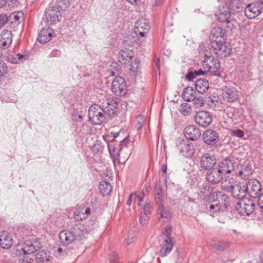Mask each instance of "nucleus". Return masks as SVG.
<instances>
[{
    "label": "nucleus",
    "mask_w": 263,
    "mask_h": 263,
    "mask_svg": "<svg viewBox=\"0 0 263 263\" xmlns=\"http://www.w3.org/2000/svg\"><path fill=\"white\" fill-rule=\"evenodd\" d=\"M57 4L58 6L57 7L61 10L66 9L70 5L69 0H58Z\"/></svg>",
    "instance_id": "8fccbe9b"
},
{
    "label": "nucleus",
    "mask_w": 263,
    "mask_h": 263,
    "mask_svg": "<svg viewBox=\"0 0 263 263\" xmlns=\"http://www.w3.org/2000/svg\"><path fill=\"white\" fill-rule=\"evenodd\" d=\"M41 247L40 239L34 236L26 238L22 245V249L25 254L33 253Z\"/></svg>",
    "instance_id": "f257e3e1"
},
{
    "label": "nucleus",
    "mask_w": 263,
    "mask_h": 263,
    "mask_svg": "<svg viewBox=\"0 0 263 263\" xmlns=\"http://www.w3.org/2000/svg\"><path fill=\"white\" fill-rule=\"evenodd\" d=\"M203 67L205 70L216 74V72L220 69V63L217 58H215L212 55H205Z\"/></svg>",
    "instance_id": "ddd939ff"
},
{
    "label": "nucleus",
    "mask_w": 263,
    "mask_h": 263,
    "mask_svg": "<svg viewBox=\"0 0 263 263\" xmlns=\"http://www.w3.org/2000/svg\"><path fill=\"white\" fill-rule=\"evenodd\" d=\"M230 10L234 11H239L241 9V4L239 0H231L230 3Z\"/></svg>",
    "instance_id": "09e8293b"
},
{
    "label": "nucleus",
    "mask_w": 263,
    "mask_h": 263,
    "mask_svg": "<svg viewBox=\"0 0 263 263\" xmlns=\"http://www.w3.org/2000/svg\"><path fill=\"white\" fill-rule=\"evenodd\" d=\"M8 21V16L6 14H2L0 15V27L4 26Z\"/></svg>",
    "instance_id": "680f3d73"
},
{
    "label": "nucleus",
    "mask_w": 263,
    "mask_h": 263,
    "mask_svg": "<svg viewBox=\"0 0 263 263\" xmlns=\"http://www.w3.org/2000/svg\"><path fill=\"white\" fill-rule=\"evenodd\" d=\"M130 70L133 73H136L138 71V70L140 68V61L139 60H136L134 62H133L130 65Z\"/></svg>",
    "instance_id": "6e6d98bb"
},
{
    "label": "nucleus",
    "mask_w": 263,
    "mask_h": 263,
    "mask_svg": "<svg viewBox=\"0 0 263 263\" xmlns=\"http://www.w3.org/2000/svg\"><path fill=\"white\" fill-rule=\"evenodd\" d=\"M253 173L252 167L249 163L245 162L242 164H237L235 175L245 178L252 175Z\"/></svg>",
    "instance_id": "5701e85b"
},
{
    "label": "nucleus",
    "mask_w": 263,
    "mask_h": 263,
    "mask_svg": "<svg viewBox=\"0 0 263 263\" xmlns=\"http://www.w3.org/2000/svg\"><path fill=\"white\" fill-rule=\"evenodd\" d=\"M194 119L197 124L203 127H206L212 122V116L206 110H201L196 113Z\"/></svg>",
    "instance_id": "f8f14e48"
},
{
    "label": "nucleus",
    "mask_w": 263,
    "mask_h": 263,
    "mask_svg": "<svg viewBox=\"0 0 263 263\" xmlns=\"http://www.w3.org/2000/svg\"><path fill=\"white\" fill-rule=\"evenodd\" d=\"M246 192L252 198H256L261 194V185L256 179H250L245 184Z\"/></svg>",
    "instance_id": "1a4fd4ad"
},
{
    "label": "nucleus",
    "mask_w": 263,
    "mask_h": 263,
    "mask_svg": "<svg viewBox=\"0 0 263 263\" xmlns=\"http://www.w3.org/2000/svg\"><path fill=\"white\" fill-rule=\"evenodd\" d=\"M192 101H194V104L196 107H200L204 104V99L201 97L195 96V99Z\"/></svg>",
    "instance_id": "13d9d810"
},
{
    "label": "nucleus",
    "mask_w": 263,
    "mask_h": 263,
    "mask_svg": "<svg viewBox=\"0 0 263 263\" xmlns=\"http://www.w3.org/2000/svg\"><path fill=\"white\" fill-rule=\"evenodd\" d=\"M12 43V33L8 30H4L0 34V47L7 48Z\"/></svg>",
    "instance_id": "cd10ccee"
},
{
    "label": "nucleus",
    "mask_w": 263,
    "mask_h": 263,
    "mask_svg": "<svg viewBox=\"0 0 263 263\" xmlns=\"http://www.w3.org/2000/svg\"><path fill=\"white\" fill-rule=\"evenodd\" d=\"M155 200L157 204L163 203L166 198V195L163 192L160 184L157 183L155 186Z\"/></svg>",
    "instance_id": "c9c22d12"
},
{
    "label": "nucleus",
    "mask_w": 263,
    "mask_h": 263,
    "mask_svg": "<svg viewBox=\"0 0 263 263\" xmlns=\"http://www.w3.org/2000/svg\"><path fill=\"white\" fill-rule=\"evenodd\" d=\"M35 259L38 262L45 263L50 261L52 257L49 251L42 250L36 254Z\"/></svg>",
    "instance_id": "e433bc0d"
},
{
    "label": "nucleus",
    "mask_w": 263,
    "mask_h": 263,
    "mask_svg": "<svg viewBox=\"0 0 263 263\" xmlns=\"http://www.w3.org/2000/svg\"><path fill=\"white\" fill-rule=\"evenodd\" d=\"M17 0H0V8L7 7L12 8L17 6Z\"/></svg>",
    "instance_id": "a18cd8bd"
},
{
    "label": "nucleus",
    "mask_w": 263,
    "mask_h": 263,
    "mask_svg": "<svg viewBox=\"0 0 263 263\" xmlns=\"http://www.w3.org/2000/svg\"><path fill=\"white\" fill-rule=\"evenodd\" d=\"M215 53L220 58H226L231 53L230 45L222 41H212L211 43Z\"/></svg>",
    "instance_id": "423d86ee"
},
{
    "label": "nucleus",
    "mask_w": 263,
    "mask_h": 263,
    "mask_svg": "<svg viewBox=\"0 0 263 263\" xmlns=\"http://www.w3.org/2000/svg\"><path fill=\"white\" fill-rule=\"evenodd\" d=\"M88 118L93 124H101L105 119L103 108L97 104L91 105L88 110Z\"/></svg>",
    "instance_id": "f03ea898"
},
{
    "label": "nucleus",
    "mask_w": 263,
    "mask_h": 263,
    "mask_svg": "<svg viewBox=\"0 0 263 263\" xmlns=\"http://www.w3.org/2000/svg\"><path fill=\"white\" fill-rule=\"evenodd\" d=\"M132 53L128 50H121L118 54V61L121 64H126L132 59Z\"/></svg>",
    "instance_id": "473e14b6"
},
{
    "label": "nucleus",
    "mask_w": 263,
    "mask_h": 263,
    "mask_svg": "<svg viewBox=\"0 0 263 263\" xmlns=\"http://www.w3.org/2000/svg\"><path fill=\"white\" fill-rule=\"evenodd\" d=\"M7 59L8 61L11 63L16 64L22 63L26 59V57L25 55L20 53H8L7 55Z\"/></svg>",
    "instance_id": "ea45409f"
},
{
    "label": "nucleus",
    "mask_w": 263,
    "mask_h": 263,
    "mask_svg": "<svg viewBox=\"0 0 263 263\" xmlns=\"http://www.w3.org/2000/svg\"><path fill=\"white\" fill-rule=\"evenodd\" d=\"M157 210L158 219L162 220L163 222H166L170 220L171 217V213L170 211L164 206V203L158 204Z\"/></svg>",
    "instance_id": "c756f323"
},
{
    "label": "nucleus",
    "mask_w": 263,
    "mask_h": 263,
    "mask_svg": "<svg viewBox=\"0 0 263 263\" xmlns=\"http://www.w3.org/2000/svg\"><path fill=\"white\" fill-rule=\"evenodd\" d=\"M227 180L221 181L222 187L228 191H231L233 196L238 199L241 200L245 198L246 195V190L244 184L239 183L238 184L233 185L230 184L229 186L226 185Z\"/></svg>",
    "instance_id": "0eeeda50"
},
{
    "label": "nucleus",
    "mask_w": 263,
    "mask_h": 263,
    "mask_svg": "<svg viewBox=\"0 0 263 263\" xmlns=\"http://www.w3.org/2000/svg\"><path fill=\"white\" fill-rule=\"evenodd\" d=\"M152 205L149 201H146L140 212L139 222L142 226L147 224L149 219Z\"/></svg>",
    "instance_id": "b1692460"
},
{
    "label": "nucleus",
    "mask_w": 263,
    "mask_h": 263,
    "mask_svg": "<svg viewBox=\"0 0 263 263\" xmlns=\"http://www.w3.org/2000/svg\"><path fill=\"white\" fill-rule=\"evenodd\" d=\"M196 76L195 72L191 71L186 75V78L189 81H192L196 77Z\"/></svg>",
    "instance_id": "69168bd1"
},
{
    "label": "nucleus",
    "mask_w": 263,
    "mask_h": 263,
    "mask_svg": "<svg viewBox=\"0 0 263 263\" xmlns=\"http://www.w3.org/2000/svg\"><path fill=\"white\" fill-rule=\"evenodd\" d=\"M110 70H111V75L114 76L120 73L121 68L119 65L115 63L111 65V68Z\"/></svg>",
    "instance_id": "5fc2aeb1"
},
{
    "label": "nucleus",
    "mask_w": 263,
    "mask_h": 263,
    "mask_svg": "<svg viewBox=\"0 0 263 263\" xmlns=\"http://www.w3.org/2000/svg\"><path fill=\"white\" fill-rule=\"evenodd\" d=\"M263 11V2L258 1L249 4L245 8L246 16L249 19H253L258 16Z\"/></svg>",
    "instance_id": "9d476101"
},
{
    "label": "nucleus",
    "mask_w": 263,
    "mask_h": 263,
    "mask_svg": "<svg viewBox=\"0 0 263 263\" xmlns=\"http://www.w3.org/2000/svg\"><path fill=\"white\" fill-rule=\"evenodd\" d=\"M179 112L184 116H188L191 114L192 108L191 105L187 103H182L178 109Z\"/></svg>",
    "instance_id": "49530a36"
},
{
    "label": "nucleus",
    "mask_w": 263,
    "mask_h": 263,
    "mask_svg": "<svg viewBox=\"0 0 263 263\" xmlns=\"http://www.w3.org/2000/svg\"><path fill=\"white\" fill-rule=\"evenodd\" d=\"M117 103L112 99H108L103 104V110L105 117L112 118L114 117L116 110Z\"/></svg>",
    "instance_id": "412c9836"
},
{
    "label": "nucleus",
    "mask_w": 263,
    "mask_h": 263,
    "mask_svg": "<svg viewBox=\"0 0 263 263\" xmlns=\"http://www.w3.org/2000/svg\"><path fill=\"white\" fill-rule=\"evenodd\" d=\"M12 235L7 231L0 232V246L3 249H9L13 244Z\"/></svg>",
    "instance_id": "a878e982"
},
{
    "label": "nucleus",
    "mask_w": 263,
    "mask_h": 263,
    "mask_svg": "<svg viewBox=\"0 0 263 263\" xmlns=\"http://www.w3.org/2000/svg\"><path fill=\"white\" fill-rule=\"evenodd\" d=\"M237 162L233 158H226L221 162L219 163L218 167L224 174H230L233 172L235 174Z\"/></svg>",
    "instance_id": "4468645a"
},
{
    "label": "nucleus",
    "mask_w": 263,
    "mask_h": 263,
    "mask_svg": "<svg viewBox=\"0 0 263 263\" xmlns=\"http://www.w3.org/2000/svg\"><path fill=\"white\" fill-rule=\"evenodd\" d=\"M90 214V209L80 206L73 213V217L77 221L85 219Z\"/></svg>",
    "instance_id": "7c9ffc66"
},
{
    "label": "nucleus",
    "mask_w": 263,
    "mask_h": 263,
    "mask_svg": "<svg viewBox=\"0 0 263 263\" xmlns=\"http://www.w3.org/2000/svg\"><path fill=\"white\" fill-rule=\"evenodd\" d=\"M224 34L225 30L222 27H218L213 28L210 34L211 43L212 41H218V39L223 37Z\"/></svg>",
    "instance_id": "f704fd0d"
},
{
    "label": "nucleus",
    "mask_w": 263,
    "mask_h": 263,
    "mask_svg": "<svg viewBox=\"0 0 263 263\" xmlns=\"http://www.w3.org/2000/svg\"><path fill=\"white\" fill-rule=\"evenodd\" d=\"M134 198V201L135 202H137V204L138 205H140L141 202L143 201V198H144V195L143 193H139V194H132L129 195L127 202L126 204L128 205H130L132 202L133 198Z\"/></svg>",
    "instance_id": "37998d69"
},
{
    "label": "nucleus",
    "mask_w": 263,
    "mask_h": 263,
    "mask_svg": "<svg viewBox=\"0 0 263 263\" xmlns=\"http://www.w3.org/2000/svg\"><path fill=\"white\" fill-rule=\"evenodd\" d=\"M59 239L61 243L67 246L75 240L76 237L73 236L72 230H63L59 234Z\"/></svg>",
    "instance_id": "c85d7f7f"
},
{
    "label": "nucleus",
    "mask_w": 263,
    "mask_h": 263,
    "mask_svg": "<svg viewBox=\"0 0 263 263\" xmlns=\"http://www.w3.org/2000/svg\"><path fill=\"white\" fill-rule=\"evenodd\" d=\"M223 175L224 174L218 167L209 171L205 178L208 182L213 184H216L222 181Z\"/></svg>",
    "instance_id": "a211bd4d"
},
{
    "label": "nucleus",
    "mask_w": 263,
    "mask_h": 263,
    "mask_svg": "<svg viewBox=\"0 0 263 263\" xmlns=\"http://www.w3.org/2000/svg\"><path fill=\"white\" fill-rule=\"evenodd\" d=\"M208 198V201L205 197L203 199L204 203V211L208 213L211 216L213 217L217 216V214L220 212H223L224 208L219 202L212 199L210 196Z\"/></svg>",
    "instance_id": "7ed1b4c3"
},
{
    "label": "nucleus",
    "mask_w": 263,
    "mask_h": 263,
    "mask_svg": "<svg viewBox=\"0 0 263 263\" xmlns=\"http://www.w3.org/2000/svg\"><path fill=\"white\" fill-rule=\"evenodd\" d=\"M177 147L180 153L186 157H190L194 153L192 143L187 139L180 140L179 143L177 144Z\"/></svg>",
    "instance_id": "2eb2a0df"
},
{
    "label": "nucleus",
    "mask_w": 263,
    "mask_h": 263,
    "mask_svg": "<svg viewBox=\"0 0 263 263\" xmlns=\"http://www.w3.org/2000/svg\"><path fill=\"white\" fill-rule=\"evenodd\" d=\"M163 3V0H153L152 4L153 6H158L162 5Z\"/></svg>",
    "instance_id": "338daca9"
},
{
    "label": "nucleus",
    "mask_w": 263,
    "mask_h": 263,
    "mask_svg": "<svg viewBox=\"0 0 263 263\" xmlns=\"http://www.w3.org/2000/svg\"><path fill=\"white\" fill-rule=\"evenodd\" d=\"M212 191V187L208 183H204L200 189V193L206 196V195L211 194Z\"/></svg>",
    "instance_id": "3c124183"
},
{
    "label": "nucleus",
    "mask_w": 263,
    "mask_h": 263,
    "mask_svg": "<svg viewBox=\"0 0 263 263\" xmlns=\"http://www.w3.org/2000/svg\"><path fill=\"white\" fill-rule=\"evenodd\" d=\"M99 189L100 193L103 196H106L110 195L112 190V186L109 182L102 181L100 183Z\"/></svg>",
    "instance_id": "a19ab883"
},
{
    "label": "nucleus",
    "mask_w": 263,
    "mask_h": 263,
    "mask_svg": "<svg viewBox=\"0 0 263 263\" xmlns=\"http://www.w3.org/2000/svg\"><path fill=\"white\" fill-rule=\"evenodd\" d=\"M216 163L215 157L211 154L206 153L200 158V166L203 170L210 171L215 168Z\"/></svg>",
    "instance_id": "dca6fc26"
},
{
    "label": "nucleus",
    "mask_w": 263,
    "mask_h": 263,
    "mask_svg": "<svg viewBox=\"0 0 263 263\" xmlns=\"http://www.w3.org/2000/svg\"><path fill=\"white\" fill-rule=\"evenodd\" d=\"M196 95V91L192 87H187L183 90L182 97L184 101L190 102L195 99Z\"/></svg>",
    "instance_id": "58836bf2"
},
{
    "label": "nucleus",
    "mask_w": 263,
    "mask_h": 263,
    "mask_svg": "<svg viewBox=\"0 0 263 263\" xmlns=\"http://www.w3.org/2000/svg\"><path fill=\"white\" fill-rule=\"evenodd\" d=\"M129 142V140L128 138H125L121 142V145L123 147V146L126 147L127 145L128 144Z\"/></svg>",
    "instance_id": "774afa93"
},
{
    "label": "nucleus",
    "mask_w": 263,
    "mask_h": 263,
    "mask_svg": "<svg viewBox=\"0 0 263 263\" xmlns=\"http://www.w3.org/2000/svg\"><path fill=\"white\" fill-rule=\"evenodd\" d=\"M218 21L220 22H226L227 24V27L232 30L235 27L234 24V22L230 20L231 16L230 7L227 5H222L219 7V11L215 14Z\"/></svg>",
    "instance_id": "39448f33"
},
{
    "label": "nucleus",
    "mask_w": 263,
    "mask_h": 263,
    "mask_svg": "<svg viewBox=\"0 0 263 263\" xmlns=\"http://www.w3.org/2000/svg\"><path fill=\"white\" fill-rule=\"evenodd\" d=\"M184 134L186 139L192 141L199 139L201 136L199 129L195 125H189L184 129Z\"/></svg>",
    "instance_id": "393cba45"
},
{
    "label": "nucleus",
    "mask_w": 263,
    "mask_h": 263,
    "mask_svg": "<svg viewBox=\"0 0 263 263\" xmlns=\"http://www.w3.org/2000/svg\"><path fill=\"white\" fill-rule=\"evenodd\" d=\"M32 259L28 256H24L18 260V263H31Z\"/></svg>",
    "instance_id": "e2e57ef3"
},
{
    "label": "nucleus",
    "mask_w": 263,
    "mask_h": 263,
    "mask_svg": "<svg viewBox=\"0 0 263 263\" xmlns=\"http://www.w3.org/2000/svg\"><path fill=\"white\" fill-rule=\"evenodd\" d=\"M23 13L21 11L13 12L10 15V18L12 20V22H16L19 21L20 18L23 17Z\"/></svg>",
    "instance_id": "603ef678"
},
{
    "label": "nucleus",
    "mask_w": 263,
    "mask_h": 263,
    "mask_svg": "<svg viewBox=\"0 0 263 263\" xmlns=\"http://www.w3.org/2000/svg\"><path fill=\"white\" fill-rule=\"evenodd\" d=\"M196 90L200 93H205L209 88L208 81L205 79H199L195 84Z\"/></svg>",
    "instance_id": "72a5a7b5"
},
{
    "label": "nucleus",
    "mask_w": 263,
    "mask_h": 263,
    "mask_svg": "<svg viewBox=\"0 0 263 263\" xmlns=\"http://www.w3.org/2000/svg\"><path fill=\"white\" fill-rule=\"evenodd\" d=\"M53 30L50 28H44L39 35L38 40L42 43H46L49 42L52 37Z\"/></svg>",
    "instance_id": "2f4dec72"
},
{
    "label": "nucleus",
    "mask_w": 263,
    "mask_h": 263,
    "mask_svg": "<svg viewBox=\"0 0 263 263\" xmlns=\"http://www.w3.org/2000/svg\"><path fill=\"white\" fill-rule=\"evenodd\" d=\"M258 205L260 209H263V194L258 196Z\"/></svg>",
    "instance_id": "0e129e2a"
},
{
    "label": "nucleus",
    "mask_w": 263,
    "mask_h": 263,
    "mask_svg": "<svg viewBox=\"0 0 263 263\" xmlns=\"http://www.w3.org/2000/svg\"><path fill=\"white\" fill-rule=\"evenodd\" d=\"M172 231V227H168L162 230V233L165 236L164 239H173L171 237V233Z\"/></svg>",
    "instance_id": "4d7b16f0"
},
{
    "label": "nucleus",
    "mask_w": 263,
    "mask_h": 263,
    "mask_svg": "<svg viewBox=\"0 0 263 263\" xmlns=\"http://www.w3.org/2000/svg\"><path fill=\"white\" fill-rule=\"evenodd\" d=\"M149 29V25L147 20L144 18H139L135 23L134 34H138L144 37Z\"/></svg>",
    "instance_id": "6ab92c4d"
},
{
    "label": "nucleus",
    "mask_w": 263,
    "mask_h": 263,
    "mask_svg": "<svg viewBox=\"0 0 263 263\" xmlns=\"http://www.w3.org/2000/svg\"><path fill=\"white\" fill-rule=\"evenodd\" d=\"M174 246L173 239H164V246L160 249V256L165 257L170 253Z\"/></svg>",
    "instance_id": "4c0bfd02"
},
{
    "label": "nucleus",
    "mask_w": 263,
    "mask_h": 263,
    "mask_svg": "<svg viewBox=\"0 0 263 263\" xmlns=\"http://www.w3.org/2000/svg\"><path fill=\"white\" fill-rule=\"evenodd\" d=\"M222 97L224 100L228 102H234L239 98V92L234 87H226L223 89Z\"/></svg>",
    "instance_id": "aec40b11"
},
{
    "label": "nucleus",
    "mask_w": 263,
    "mask_h": 263,
    "mask_svg": "<svg viewBox=\"0 0 263 263\" xmlns=\"http://www.w3.org/2000/svg\"><path fill=\"white\" fill-rule=\"evenodd\" d=\"M232 135L238 138H242L244 136V132L241 129H234L232 130Z\"/></svg>",
    "instance_id": "052dcab7"
},
{
    "label": "nucleus",
    "mask_w": 263,
    "mask_h": 263,
    "mask_svg": "<svg viewBox=\"0 0 263 263\" xmlns=\"http://www.w3.org/2000/svg\"><path fill=\"white\" fill-rule=\"evenodd\" d=\"M255 203L248 198L240 200L236 204V210L241 215H250L255 209Z\"/></svg>",
    "instance_id": "20e7f679"
},
{
    "label": "nucleus",
    "mask_w": 263,
    "mask_h": 263,
    "mask_svg": "<svg viewBox=\"0 0 263 263\" xmlns=\"http://www.w3.org/2000/svg\"><path fill=\"white\" fill-rule=\"evenodd\" d=\"M204 142L208 145L212 146H216L219 141V134L214 130H206L202 136Z\"/></svg>",
    "instance_id": "f3484780"
},
{
    "label": "nucleus",
    "mask_w": 263,
    "mask_h": 263,
    "mask_svg": "<svg viewBox=\"0 0 263 263\" xmlns=\"http://www.w3.org/2000/svg\"><path fill=\"white\" fill-rule=\"evenodd\" d=\"M94 222L89 224H79L74 226L71 229L76 240H81L86 238V235L89 233L93 229Z\"/></svg>",
    "instance_id": "6e6552de"
},
{
    "label": "nucleus",
    "mask_w": 263,
    "mask_h": 263,
    "mask_svg": "<svg viewBox=\"0 0 263 263\" xmlns=\"http://www.w3.org/2000/svg\"><path fill=\"white\" fill-rule=\"evenodd\" d=\"M46 19L48 23L54 24L59 21L61 17L60 9L54 6H50L46 11Z\"/></svg>",
    "instance_id": "4be33fe9"
},
{
    "label": "nucleus",
    "mask_w": 263,
    "mask_h": 263,
    "mask_svg": "<svg viewBox=\"0 0 263 263\" xmlns=\"http://www.w3.org/2000/svg\"><path fill=\"white\" fill-rule=\"evenodd\" d=\"M108 148L110 154V156L113 159L115 163H119L120 162V155L117 151V149L114 146H112L110 144H108Z\"/></svg>",
    "instance_id": "c03bdc74"
},
{
    "label": "nucleus",
    "mask_w": 263,
    "mask_h": 263,
    "mask_svg": "<svg viewBox=\"0 0 263 263\" xmlns=\"http://www.w3.org/2000/svg\"><path fill=\"white\" fill-rule=\"evenodd\" d=\"M210 197L217 200L226 209L229 205V198L228 195L223 191H215L211 194Z\"/></svg>",
    "instance_id": "bb28decb"
},
{
    "label": "nucleus",
    "mask_w": 263,
    "mask_h": 263,
    "mask_svg": "<svg viewBox=\"0 0 263 263\" xmlns=\"http://www.w3.org/2000/svg\"><path fill=\"white\" fill-rule=\"evenodd\" d=\"M231 243L226 241H218L211 243L212 247L219 251H223L231 246Z\"/></svg>",
    "instance_id": "79ce46f5"
},
{
    "label": "nucleus",
    "mask_w": 263,
    "mask_h": 263,
    "mask_svg": "<svg viewBox=\"0 0 263 263\" xmlns=\"http://www.w3.org/2000/svg\"><path fill=\"white\" fill-rule=\"evenodd\" d=\"M139 35L134 34V31L125 37L124 43L127 45H133L134 43H137V38Z\"/></svg>",
    "instance_id": "de8ad7c7"
},
{
    "label": "nucleus",
    "mask_w": 263,
    "mask_h": 263,
    "mask_svg": "<svg viewBox=\"0 0 263 263\" xmlns=\"http://www.w3.org/2000/svg\"><path fill=\"white\" fill-rule=\"evenodd\" d=\"M137 124L135 125L138 129H140L142 128L144 122L143 117L140 115L138 116L136 118Z\"/></svg>",
    "instance_id": "bf43d9fd"
},
{
    "label": "nucleus",
    "mask_w": 263,
    "mask_h": 263,
    "mask_svg": "<svg viewBox=\"0 0 263 263\" xmlns=\"http://www.w3.org/2000/svg\"><path fill=\"white\" fill-rule=\"evenodd\" d=\"M229 118L233 119L236 120L237 118L235 116L236 110L235 108L232 107H228L225 110Z\"/></svg>",
    "instance_id": "864d4df0"
},
{
    "label": "nucleus",
    "mask_w": 263,
    "mask_h": 263,
    "mask_svg": "<svg viewBox=\"0 0 263 263\" xmlns=\"http://www.w3.org/2000/svg\"><path fill=\"white\" fill-rule=\"evenodd\" d=\"M111 90L116 96H124L127 92V85L124 79L121 77L114 78L112 82Z\"/></svg>",
    "instance_id": "9b49d317"
}]
</instances>
